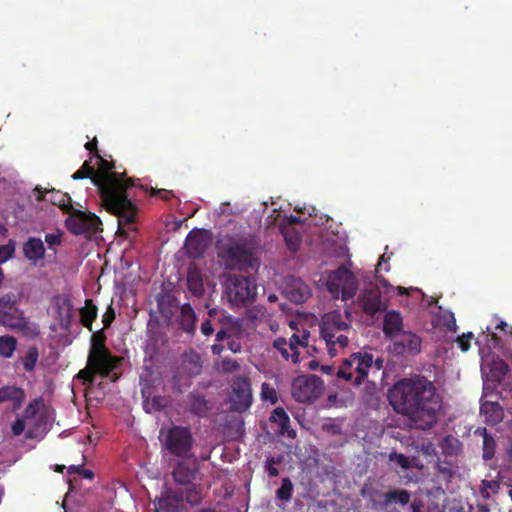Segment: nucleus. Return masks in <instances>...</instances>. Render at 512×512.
Listing matches in <instances>:
<instances>
[{
    "instance_id": "1",
    "label": "nucleus",
    "mask_w": 512,
    "mask_h": 512,
    "mask_svg": "<svg viewBox=\"0 0 512 512\" xmlns=\"http://www.w3.org/2000/svg\"><path fill=\"white\" fill-rule=\"evenodd\" d=\"M396 413L407 417L411 426L428 430L437 422L440 397L432 381L421 375L400 379L388 392Z\"/></svg>"
},
{
    "instance_id": "2",
    "label": "nucleus",
    "mask_w": 512,
    "mask_h": 512,
    "mask_svg": "<svg viewBox=\"0 0 512 512\" xmlns=\"http://www.w3.org/2000/svg\"><path fill=\"white\" fill-rule=\"evenodd\" d=\"M98 170H95L93 185L97 187L105 209L118 218V233L127 235V230H135L134 224L138 207L132 202L129 189L139 186L147 190L146 186L137 184L139 179L125 178V172L114 171L115 164L100 156Z\"/></svg>"
},
{
    "instance_id": "3",
    "label": "nucleus",
    "mask_w": 512,
    "mask_h": 512,
    "mask_svg": "<svg viewBox=\"0 0 512 512\" xmlns=\"http://www.w3.org/2000/svg\"><path fill=\"white\" fill-rule=\"evenodd\" d=\"M320 335L325 341L328 354L335 357L339 349H344L349 344L348 334L351 332V324L343 318L338 310L330 311L321 318Z\"/></svg>"
},
{
    "instance_id": "4",
    "label": "nucleus",
    "mask_w": 512,
    "mask_h": 512,
    "mask_svg": "<svg viewBox=\"0 0 512 512\" xmlns=\"http://www.w3.org/2000/svg\"><path fill=\"white\" fill-rule=\"evenodd\" d=\"M17 303V296L12 292L0 297V325L25 336L37 337L40 333L38 325L30 321Z\"/></svg>"
},
{
    "instance_id": "5",
    "label": "nucleus",
    "mask_w": 512,
    "mask_h": 512,
    "mask_svg": "<svg viewBox=\"0 0 512 512\" xmlns=\"http://www.w3.org/2000/svg\"><path fill=\"white\" fill-rule=\"evenodd\" d=\"M260 248L258 236L249 234L230 242L225 247V255L229 263L239 269H254L258 265L257 253Z\"/></svg>"
},
{
    "instance_id": "6",
    "label": "nucleus",
    "mask_w": 512,
    "mask_h": 512,
    "mask_svg": "<svg viewBox=\"0 0 512 512\" xmlns=\"http://www.w3.org/2000/svg\"><path fill=\"white\" fill-rule=\"evenodd\" d=\"M106 336L103 331L92 335L89 351V364L95 366L103 378L111 377V373L120 365L122 358L113 356L105 345Z\"/></svg>"
},
{
    "instance_id": "7",
    "label": "nucleus",
    "mask_w": 512,
    "mask_h": 512,
    "mask_svg": "<svg viewBox=\"0 0 512 512\" xmlns=\"http://www.w3.org/2000/svg\"><path fill=\"white\" fill-rule=\"evenodd\" d=\"M373 367V355L367 352L352 353L337 368L336 375L340 379L351 381L354 385L361 384Z\"/></svg>"
},
{
    "instance_id": "8",
    "label": "nucleus",
    "mask_w": 512,
    "mask_h": 512,
    "mask_svg": "<svg viewBox=\"0 0 512 512\" xmlns=\"http://www.w3.org/2000/svg\"><path fill=\"white\" fill-rule=\"evenodd\" d=\"M224 287L228 301L238 307L252 303L257 294L254 279L247 276L229 275Z\"/></svg>"
},
{
    "instance_id": "9",
    "label": "nucleus",
    "mask_w": 512,
    "mask_h": 512,
    "mask_svg": "<svg viewBox=\"0 0 512 512\" xmlns=\"http://www.w3.org/2000/svg\"><path fill=\"white\" fill-rule=\"evenodd\" d=\"M327 289L334 298L343 301L353 299L358 290V280L356 276L345 265L339 266L331 271L327 278Z\"/></svg>"
},
{
    "instance_id": "10",
    "label": "nucleus",
    "mask_w": 512,
    "mask_h": 512,
    "mask_svg": "<svg viewBox=\"0 0 512 512\" xmlns=\"http://www.w3.org/2000/svg\"><path fill=\"white\" fill-rule=\"evenodd\" d=\"M194 439L188 427L174 425L166 433L163 446L168 452L179 458L191 455Z\"/></svg>"
},
{
    "instance_id": "11",
    "label": "nucleus",
    "mask_w": 512,
    "mask_h": 512,
    "mask_svg": "<svg viewBox=\"0 0 512 512\" xmlns=\"http://www.w3.org/2000/svg\"><path fill=\"white\" fill-rule=\"evenodd\" d=\"M323 391V381L315 375L296 377L291 386L292 397L300 403H310L319 398Z\"/></svg>"
},
{
    "instance_id": "12",
    "label": "nucleus",
    "mask_w": 512,
    "mask_h": 512,
    "mask_svg": "<svg viewBox=\"0 0 512 512\" xmlns=\"http://www.w3.org/2000/svg\"><path fill=\"white\" fill-rule=\"evenodd\" d=\"M68 214L69 216L66 219L65 224L71 233L81 235L99 230L101 221L94 213L82 212L73 208V211Z\"/></svg>"
},
{
    "instance_id": "13",
    "label": "nucleus",
    "mask_w": 512,
    "mask_h": 512,
    "mask_svg": "<svg viewBox=\"0 0 512 512\" xmlns=\"http://www.w3.org/2000/svg\"><path fill=\"white\" fill-rule=\"evenodd\" d=\"M376 508L385 510L392 508L396 510L397 506L405 507L411 501V493L406 489H391L386 492L375 491L370 495Z\"/></svg>"
},
{
    "instance_id": "14",
    "label": "nucleus",
    "mask_w": 512,
    "mask_h": 512,
    "mask_svg": "<svg viewBox=\"0 0 512 512\" xmlns=\"http://www.w3.org/2000/svg\"><path fill=\"white\" fill-rule=\"evenodd\" d=\"M357 301L363 312L369 316H375L386 309V304L382 300V292L379 286L373 282L365 284Z\"/></svg>"
},
{
    "instance_id": "15",
    "label": "nucleus",
    "mask_w": 512,
    "mask_h": 512,
    "mask_svg": "<svg viewBox=\"0 0 512 512\" xmlns=\"http://www.w3.org/2000/svg\"><path fill=\"white\" fill-rule=\"evenodd\" d=\"M231 409L237 412L246 411L252 404L251 385L246 377H236L231 385Z\"/></svg>"
},
{
    "instance_id": "16",
    "label": "nucleus",
    "mask_w": 512,
    "mask_h": 512,
    "mask_svg": "<svg viewBox=\"0 0 512 512\" xmlns=\"http://www.w3.org/2000/svg\"><path fill=\"white\" fill-rule=\"evenodd\" d=\"M184 503L182 490H166L160 498L154 502L156 512H181Z\"/></svg>"
},
{
    "instance_id": "17",
    "label": "nucleus",
    "mask_w": 512,
    "mask_h": 512,
    "mask_svg": "<svg viewBox=\"0 0 512 512\" xmlns=\"http://www.w3.org/2000/svg\"><path fill=\"white\" fill-rule=\"evenodd\" d=\"M393 351L396 354H417L421 351V338L411 332H401L399 339L393 343Z\"/></svg>"
},
{
    "instance_id": "18",
    "label": "nucleus",
    "mask_w": 512,
    "mask_h": 512,
    "mask_svg": "<svg viewBox=\"0 0 512 512\" xmlns=\"http://www.w3.org/2000/svg\"><path fill=\"white\" fill-rule=\"evenodd\" d=\"M286 294L290 301L300 304L311 295L309 286L299 278L292 277L287 283Z\"/></svg>"
},
{
    "instance_id": "19",
    "label": "nucleus",
    "mask_w": 512,
    "mask_h": 512,
    "mask_svg": "<svg viewBox=\"0 0 512 512\" xmlns=\"http://www.w3.org/2000/svg\"><path fill=\"white\" fill-rule=\"evenodd\" d=\"M208 247L206 237L200 232H190L185 241V248L190 258L199 259Z\"/></svg>"
},
{
    "instance_id": "20",
    "label": "nucleus",
    "mask_w": 512,
    "mask_h": 512,
    "mask_svg": "<svg viewBox=\"0 0 512 512\" xmlns=\"http://www.w3.org/2000/svg\"><path fill=\"white\" fill-rule=\"evenodd\" d=\"M35 191L38 193L36 196L37 201H43L46 199V194H51V202L54 205H57L64 213H70L73 211V206L71 203V197L60 191L52 190H42L41 188L36 187Z\"/></svg>"
},
{
    "instance_id": "21",
    "label": "nucleus",
    "mask_w": 512,
    "mask_h": 512,
    "mask_svg": "<svg viewBox=\"0 0 512 512\" xmlns=\"http://www.w3.org/2000/svg\"><path fill=\"white\" fill-rule=\"evenodd\" d=\"M22 251L24 257L33 264H37V262L45 256L44 243L37 237H29L27 241L23 243Z\"/></svg>"
},
{
    "instance_id": "22",
    "label": "nucleus",
    "mask_w": 512,
    "mask_h": 512,
    "mask_svg": "<svg viewBox=\"0 0 512 512\" xmlns=\"http://www.w3.org/2000/svg\"><path fill=\"white\" fill-rule=\"evenodd\" d=\"M403 319L400 312L396 310L387 311L383 319V333L386 337L392 338L402 332Z\"/></svg>"
},
{
    "instance_id": "23",
    "label": "nucleus",
    "mask_w": 512,
    "mask_h": 512,
    "mask_svg": "<svg viewBox=\"0 0 512 512\" xmlns=\"http://www.w3.org/2000/svg\"><path fill=\"white\" fill-rule=\"evenodd\" d=\"M198 467L194 465L191 467L186 462H179L173 469L172 476L175 482L186 485L192 483L196 479Z\"/></svg>"
},
{
    "instance_id": "24",
    "label": "nucleus",
    "mask_w": 512,
    "mask_h": 512,
    "mask_svg": "<svg viewBox=\"0 0 512 512\" xmlns=\"http://www.w3.org/2000/svg\"><path fill=\"white\" fill-rule=\"evenodd\" d=\"M196 313L189 303H185L180 307V314L177 322L180 328L188 334H194L196 325Z\"/></svg>"
},
{
    "instance_id": "25",
    "label": "nucleus",
    "mask_w": 512,
    "mask_h": 512,
    "mask_svg": "<svg viewBox=\"0 0 512 512\" xmlns=\"http://www.w3.org/2000/svg\"><path fill=\"white\" fill-rule=\"evenodd\" d=\"M182 365L184 371L190 376H197L201 373L203 361L199 353L190 349L184 352L182 356Z\"/></svg>"
},
{
    "instance_id": "26",
    "label": "nucleus",
    "mask_w": 512,
    "mask_h": 512,
    "mask_svg": "<svg viewBox=\"0 0 512 512\" xmlns=\"http://www.w3.org/2000/svg\"><path fill=\"white\" fill-rule=\"evenodd\" d=\"M187 287L198 298L202 297L205 292L202 272L196 265H191L188 269Z\"/></svg>"
},
{
    "instance_id": "27",
    "label": "nucleus",
    "mask_w": 512,
    "mask_h": 512,
    "mask_svg": "<svg viewBox=\"0 0 512 512\" xmlns=\"http://www.w3.org/2000/svg\"><path fill=\"white\" fill-rule=\"evenodd\" d=\"M480 412L484 416V422L488 425H496L502 421L503 410L497 402L486 401L482 403Z\"/></svg>"
},
{
    "instance_id": "28",
    "label": "nucleus",
    "mask_w": 512,
    "mask_h": 512,
    "mask_svg": "<svg viewBox=\"0 0 512 512\" xmlns=\"http://www.w3.org/2000/svg\"><path fill=\"white\" fill-rule=\"evenodd\" d=\"M188 401H189V411L200 418H203L207 415L210 407L209 402L205 398L204 395H202L199 392H190L188 394Z\"/></svg>"
},
{
    "instance_id": "29",
    "label": "nucleus",
    "mask_w": 512,
    "mask_h": 512,
    "mask_svg": "<svg viewBox=\"0 0 512 512\" xmlns=\"http://www.w3.org/2000/svg\"><path fill=\"white\" fill-rule=\"evenodd\" d=\"M270 420L279 426V434L287 435L290 438H295L296 432L293 429H290V418L286 411L282 407H277L271 417Z\"/></svg>"
},
{
    "instance_id": "30",
    "label": "nucleus",
    "mask_w": 512,
    "mask_h": 512,
    "mask_svg": "<svg viewBox=\"0 0 512 512\" xmlns=\"http://www.w3.org/2000/svg\"><path fill=\"white\" fill-rule=\"evenodd\" d=\"M25 400L24 390L16 386H3L0 388V403L12 401L15 409L21 407Z\"/></svg>"
},
{
    "instance_id": "31",
    "label": "nucleus",
    "mask_w": 512,
    "mask_h": 512,
    "mask_svg": "<svg viewBox=\"0 0 512 512\" xmlns=\"http://www.w3.org/2000/svg\"><path fill=\"white\" fill-rule=\"evenodd\" d=\"M158 311L162 316L170 317L173 308L178 307V299L169 292H162L156 297Z\"/></svg>"
},
{
    "instance_id": "32",
    "label": "nucleus",
    "mask_w": 512,
    "mask_h": 512,
    "mask_svg": "<svg viewBox=\"0 0 512 512\" xmlns=\"http://www.w3.org/2000/svg\"><path fill=\"white\" fill-rule=\"evenodd\" d=\"M308 338L309 332L307 330H303L301 335L293 334L289 341L288 346L290 351H292V362H299V347H307L308 346Z\"/></svg>"
},
{
    "instance_id": "33",
    "label": "nucleus",
    "mask_w": 512,
    "mask_h": 512,
    "mask_svg": "<svg viewBox=\"0 0 512 512\" xmlns=\"http://www.w3.org/2000/svg\"><path fill=\"white\" fill-rule=\"evenodd\" d=\"M97 307L92 299H86L85 306L80 309V320L84 327L92 331V323L97 318Z\"/></svg>"
},
{
    "instance_id": "34",
    "label": "nucleus",
    "mask_w": 512,
    "mask_h": 512,
    "mask_svg": "<svg viewBox=\"0 0 512 512\" xmlns=\"http://www.w3.org/2000/svg\"><path fill=\"white\" fill-rule=\"evenodd\" d=\"M509 371V365L505 361H493L489 371V379L495 383L500 384L504 380Z\"/></svg>"
},
{
    "instance_id": "35",
    "label": "nucleus",
    "mask_w": 512,
    "mask_h": 512,
    "mask_svg": "<svg viewBox=\"0 0 512 512\" xmlns=\"http://www.w3.org/2000/svg\"><path fill=\"white\" fill-rule=\"evenodd\" d=\"M475 433L480 434L483 437V459L491 460L494 457L496 449V442L494 438L487 433L486 428H478Z\"/></svg>"
},
{
    "instance_id": "36",
    "label": "nucleus",
    "mask_w": 512,
    "mask_h": 512,
    "mask_svg": "<svg viewBox=\"0 0 512 512\" xmlns=\"http://www.w3.org/2000/svg\"><path fill=\"white\" fill-rule=\"evenodd\" d=\"M17 347V339L11 335L0 336V355L6 359L11 358Z\"/></svg>"
},
{
    "instance_id": "37",
    "label": "nucleus",
    "mask_w": 512,
    "mask_h": 512,
    "mask_svg": "<svg viewBox=\"0 0 512 512\" xmlns=\"http://www.w3.org/2000/svg\"><path fill=\"white\" fill-rule=\"evenodd\" d=\"M281 232L288 248L296 251L301 241L299 233L293 227L286 226L281 227Z\"/></svg>"
},
{
    "instance_id": "38",
    "label": "nucleus",
    "mask_w": 512,
    "mask_h": 512,
    "mask_svg": "<svg viewBox=\"0 0 512 512\" xmlns=\"http://www.w3.org/2000/svg\"><path fill=\"white\" fill-rule=\"evenodd\" d=\"M39 358V352L37 347L31 346L28 348L26 355L22 359V365L25 371L31 372L34 370L36 363Z\"/></svg>"
},
{
    "instance_id": "39",
    "label": "nucleus",
    "mask_w": 512,
    "mask_h": 512,
    "mask_svg": "<svg viewBox=\"0 0 512 512\" xmlns=\"http://www.w3.org/2000/svg\"><path fill=\"white\" fill-rule=\"evenodd\" d=\"M208 319H211L212 323L218 325L231 324L233 321L232 316L226 315L224 310L212 308L208 311Z\"/></svg>"
},
{
    "instance_id": "40",
    "label": "nucleus",
    "mask_w": 512,
    "mask_h": 512,
    "mask_svg": "<svg viewBox=\"0 0 512 512\" xmlns=\"http://www.w3.org/2000/svg\"><path fill=\"white\" fill-rule=\"evenodd\" d=\"M293 484L288 477L282 479L281 486L276 491V497L281 501H289L292 498Z\"/></svg>"
},
{
    "instance_id": "41",
    "label": "nucleus",
    "mask_w": 512,
    "mask_h": 512,
    "mask_svg": "<svg viewBox=\"0 0 512 512\" xmlns=\"http://www.w3.org/2000/svg\"><path fill=\"white\" fill-rule=\"evenodd\" d=\"M183 493L184 501L191 505H197L202 500L201 488L196 485L186 488L185 491H183Z\"/></svg>"
},
{
    "instance_id": "42",
    "label": "nucleus",
    "mask_w": 512,
    "mask_h": 512,
    "mask_svg": "<svg viewBox=\"0 0 512 512\" xmlns=\"http://www.w3.org/2000/svg\"><path fill=\"white\" fill-rule=\"evenodd\" d=\"M500 488V484L496 480H483L480 486V494L482 498L489 499L491 494H496Z\"/></svg>"
},
{
    "instance_id": "43",
    "label": "nucleus",
    "mask_w": 512,
    "mask_h": 512,
    "mask_svg": "<svg viewBox=\"0 0 512 512\" xmlns=\"http://www.w3.org/2000/svg\"><path fill=\"white\" fill-rule=\"evenodd\" d=\"M273 348L276 349L285 360H292V351H290L288 341L285 338H276L273 341Z\"/></svg>"
},
{
    "instance_id": "44",
    "label": "nucleus",
    "mask_w": 512,
    "mask_h": 512,
    "mask_svg": "<svg viewBox=\"0 0 512 512\" xmlns=\"http://www.w3.org/2000/svg\"><path fill=\"white\" fill-rule=\"evenodd\" d=\"M95 176V169L90 166L88 161H85L79 170H77L73 175L72 179L81 180L85 178H90L93 182V177Z\"/></svg>"
},
{
    "instance_id": "45",
    "label": "nucleus",
    "mask_w": 512,
    "mask_h": 512,
    "mask_svg": "<svg viewBox=\"0 0 512 512\" xmlns=\"http://www.w3.org/2000/svg\"><path fill=\"white\" fill-rule=\"evenodd\" d=\"M99 374L100 372L96 369L95 366H92L89 364V359L87 360V366L80 370L78 373V378L82 379L85 383H93L95 380V375Z\"/></svg>"
},
{
    "instance_id": "46",
    "label": "nucleus",
    "mask_w": 512,
    "mask_h": 512,
    "mask_svg": "<svg viewBox=\"0 0 512 512\" xmlns=\"http://www.w3.org/2000/svg\"><path fill=\"white\" fill-rule=\"evenodd\" d=\"M261 397L263 400L270 401L271 404H276L278 401L276 390L267 383L262 384Z\"/></svg>"
},
{
    "instance_id": "47",
    "label": "nucleus",
    "mask_w": 512,
    "mask_h": 512,
    "mask_svg": "<svg viewBox=\"0 0 512 512\" xmlns=\"http://www.w3.org/2000/svg\"><path fill=\"white\" fill-rule=\"evenodd\" d=\"M389 460L392 462H396L403 469L410 468L409 458L407 456H405L404 454L392 452L389 455Z\"/></svg>"
},
{
    "instance_id": "48",
    "label": "nucleus",
    "mask_w": 512,
    "mask_h": 512,
    "mask_svg": "<svg viewBox=\"0 0 512 512\" xmlns=\"http://www.w3.org/2000/svg\"><path fill=\"white\" fill-rule=\"evenodd\" d=\"M68 473L69 474L77 473V474L83 476L86 479H93V477H94L93 471L88 470V469H84L83 468V464H80V465H70L68 467Z\"/></svg>"
},
{
    "instance_id": "49",
    "label": "nucleus",
    "mask_w": 512,
    "mask_h": 512,
    "mask_svg": "<svg viewBox=\"0 0 512 512\" xmlns=\"http://www.w3.org/2000/svg\"><path fill=\"white\" fill-rule=\"evenodd\" d=\"M45 242L48 245V249H54L56 246L61 245V243H62V234L60 232H57V233H47L45 235Z\"/></svg>"
},
{
    "instance_id": "50",
    "label": "nucleus",
    "mask_w": 512,
    "mask_h": 512,
    "mask_svg": "<svg viewBox=\"0 0 512 512\" xmlns=\"http://www.w3.org/2000/svg\"><path fill=\"white\" fill-rule=\"evenodd\" d=\"M473 338V333L468 332L464 333L461 336H458L456 342L463 352H467L470 348V340Z\"/></svg>"
},
{
    "instance_id": "51",
    "label": "nucleus",
    "mask_w": 512,
    "mask_h": 512,
    "mask_svg": "<svg viewBox=\"0 0 512 512\" xmlns=\"http://www.w3.org/2000/svg\"><path fill=\"white\" fill-rule=\"evenodd\" d=\"M280 461L276 460L274 457H269L266 460V469L268 472V475L270 477H276L279 474V470L275 467L276 464H278Z\"/></svg>"
},
{
    "instance_id": "52",
    "label": "nucleus",
    "mask_w": 512,
    "mask_h": 512,
    "mask_svg": "<svg viewBox=\"0 0 512 512\" xmlns=\"http://www.w3.org/2000/svg\"><path fill=\"white\" fill-rule=\"evenodd\" d=\"M115 319V311L113 307L110 305L108 306L106 312L102 316V322L104 324V329H107L111 326L112 322Z\"/></svg>"
},
{
    "instance_id": "53",
    "label": "nucleus",
    "mask_w": 512,
    "mask_h": 512,
    "mask_svg": "<svg viewBox=\"0 0 512 512\" xmlns=\"http://www.w3.org/2000/svg\"><path fill=\"white\" fill-rule=\"evenodd\" d=\"M14 248L8 245H0V262L3 263L13 256Z\"/></svg>"
},
{
    "instance_id": "54",
    "label": "nucleus",
    "mask_w": 512,
    "mask_h": 512,
    "mask_svg": "<svg viewBox=\"0 0 512 512\" xmlns=\"http://www.w3.org/2000/svg\"><path fill=\"white\" fill-rule=\"evenodd\" d=\"M98 140L96 137L92 141L87 142L84 147L86 150L90 151L93 157L100 158V154L97 149Z\"/></svg>"
},
{
    "instance_id": "55",
    "label": "nucleus",
    "mask_w": 512,
    "mask_h": 512,
    "mask_svg": "<svg viewBox=\"0 0 512 512\" xmlns=\"http://www.w3.org/2000/svg\"><path fill=\"white\" fill-rule=\"evenodd\" d=\"M12 433L15 435V436H19L23 433L24 429H25V422L23 419H17L13 424H12Z\"/></svg>"
},
{
    "instance_id": "56",
    "label": "nucleus",
    "mask_w": 512,
    "mask_h": 512,
    "mask_svg": "<svg viewBox=\"0 0 512 512\" xmlns=\"http://www.w3.org/2000/svg\"><path fill=\"white\" fill-rule=\"evenodd\" d=\"M201 332L203 335L205 336H210L213 334L214 332V326H213V323L211 322V319H206L202 324H201Z\"/></svg>"
},
{
    "instance_id": "57",
    "label": "nucleus",
    "mask_w": 512,
    "mask_h": 512,
    "mask_svg": "<svg viewBox=\"0 0 512 512\" xmlns=\"http://www.w3.org/2000/svg\"><path fill=\"white\" fill-rule=\"evenodd\" d=\"M151 196H160L164 200H169L172 196V192L165 189H154L151 188Z\"/></svg>"
},
{
    "instance_id": "58",
    "label": "nucleus",
    "mask_w": 512,
    "mask_h": 512,
    "mask_svg": "<svg viewBox=\"0 0 512 512\" xmlns=\"http://www.w3.org/2000/svg\"><path fill=\"white\" fill-rule=\"evenodd\" d=\"M37 406L38 400H34L33 402L29 403L28 406L25 408V416L33 417L37 413Z\"/></svg>"
},
{
    "instance_id": "59",
    "label": "nucleus",
    "mask_w": 512,
    "mask_h": 512,
    "mask_svg": "<svg viewBox=\"0 0 512 512\" xmlns=\"http://www.w3.org/2000/svg\"><path fill=\"white\" fill-rule=\"evenodd\" d=\"M424 507V503L422 500L415 499L410 504L411 512H423L422 509Z\"/></svg>"
},
{
    "instance_id": "60",
    "label": "nucleus",
    "mask_w": 512,
    "mask_h": 512,
    "mask_svg": "<svg viewBox=\"0 0 512 512\" xmlns=\"http://www.w3.org/2000/svg\"><path fill=\"white\" fill-rule=\"evenodd\" d=\"M228 337H229V334L224 329V325H220V329L218 330V332L216 334V341L222 342L224 339H226Z\"/></svg>"
},
{
    "instance_id": "61",
    "label": "nucleus",
    "mask_w": 512,
    "mask_h": 512,
    "mask_svg": "<svg viewBox=\"0 0 512 512\" xmlns=\"http://www.w3.org/2000/svg\"><path fill=\"white\" fill-rule=\"evenodd\" d=\"M225 369L228 371H235L239 369V364L236 360L225 361Z\"/></svg>"
},
{
    "instance_id": "62",
    "label": "nucleus",
    "mask_w": 512,
    "mask_h": 512,
    "mask_svg": "<svg viewBox=\"0 0 512 512\" xmlns=\"http://www.w3.org/2000/svg\"><path fill=\"white\" fill-rule=\"evenodd\" d=\"M447 328H448V330H451L454 332L457 329L456 320H455L453 313H450V322L447 323Z\"/></svg>"
},
{
    "instance_id": "63",
    "label": "nucleus",
    "mask_w": 512,
    "mask_h": 512,
    "mask_svg": "<svg viewBox=\"0 0 512 512\" xmlns=\"http://www.w3.org/2000/svg\"><path fill=\"white\" fill-rule=\"evenodd\" d=\"M321 371L327 375H333L335 372V367L331 365H322Z\"/></svg>"
},
{
    "instance_id": "64",
    "label": "nucleus",
    "mask_w": 512,
    "mask_h": 512,
    "mask_svg": "<svg viewBox=\"0 0 512 512\" xmlns=\"http://www.w3.org/2000/svg\"><path fill=\"white\" fill-rule=\"evenodd\" d=\"M287 222L289 224L288 227H291L293 224H297V223H301V220L299 217L297 216H294V215H290L288 218H287Z\"/></svg>"
}]
</instances>
